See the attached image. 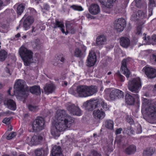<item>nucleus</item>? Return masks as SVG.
Masks as SVG:
<instances>
[{
	"instance_id": "39448f33",
	"label": "nucleus",
	"mask_w": 156,
	"mask_h": 156,
	"mask_svg": "<svg viewBox=\"0 0 156 156\" xmlns=\"http://www.w3.org/2000/svg\"><path fill=\"white\" fill-rule=\"evenodd\" d=\"M146 13V10L145 9L143 10H139L137 12V17L139 18L137 19V22H138L139 27V30H137V34L139 35H140L141 32V26L144 23V19L147 17Z\"/></svg>"
},
{
	"instance_id": "13d9d810",
	"label": "nucleus",
	"mask_w": 156,
	"mask_h": 156,
	"mask_svg": "<svg viewBox=\"0 0 156 156\" xmlns=\"http://www.w3.org/2000/svg\"><path fill=\"white\" fill-rule=\"evenodd\" d=\"M126 120L127 122L130 124H133V119H131V118L129 116H127L126 118Z\"/></svg>"
},
{
	"instance_id": "37998d69",
	"label": "nucleus",
	"mask_w": 156,
	"mask_h": 156,
	"mask_svg": "<svg viewBox=\"0 0 156 156\" xmlns=\"http://www.w3.org/2000/svg\"><path fill=\"white\" fill-rule=\"evenodd\" d=\"M40 45V40L38 39H36L33 44V45L34 48H39Z\"/></svg>"
},
{
	"instance_id": "49530a36",
	"label": "nucleus",
	"mask_w": 156,
	"mask_h": 156,
	"mask_svg": "<svg viewBox=\"0 0 156 156\" xmlns=\"http://www.w3.org/2000/svg\"><path fill=\"white\" fill-rule=\"evenodd\" d=\"M69 5H67L66 4H65L63 6L62 10L63 11L67 13H68L69 12V8L70 7Z\"/></svg>"
},
{
	"instance_id": "c03bdc74",
	"label": "nucleus",
	"mask_w": 156,
	"mask_h": 156,
	"mask_svg": "<svg viewBox=\"0 0 156 156\" xmlns=\"http://www.w3.org/2000/svg\"><path fill=\"white\" fill-rule=\"evenodd\" d=\"M28 108L30 111L34 112H36L38 110L37 107L31 105H29Z\"/></svg>"
},
{
	"instance_id": "4c0bfd02",
	"label": "nucleus",
	"mask_w": 156,
	"mask_h": 156,
	"mask_svg": "<svg viewBox=\"0 0 156 156\" xmlns=\"http://www.w3.org/2000/svg\"><path fill=\"white\" fill-rule=\"evenodd\" d=\"M105 126L109 129H112L114 126L113 121L111 120H107L105 122Z\"/></svg>"
},
{
	"instance_id": "5fc2aeb1",
	"label": "nucleus",
	"mask_w": 156,
	"mask_h": 156,
	"mask_svg": "<svg viewBox=\"0 0 156 156\" xmlns=\"http://www.w3.org/2000/svg\"><path fill=\"white\" fill-rule=\"evenodd\" d=\"M5 72H6V75L10 76L11 73L9 70V67L7 66L6 67L5 69Z\"/></svg>"
},
{
	"instance_id": "3c124183",
	"label": "nucleus",
	"mask_w": 156,
	"mask_h": 156,
	"mask_svg": "<svg viewBox=\"0 0 156 156\" xmlns=\"http://www.w3.org/2000/svg\"><path fill=\"white\" fill-rule=\"evenodd\" d=\"M26 142L29 145L32 146V138H30L27 137L26 138Z\"/></svg>"
},
{
	"instance_id": "dca6fc26",
	"label": "nucleus",
	"mask_w": 156,
	"mask_h": 156,
	"mask_svg": "<svg viewBox=\"0 0 156 156\" xmlns=\"http://www.w3.org/2000/svg\"><path fill=\"white\" fill-rule=\"evenodd\" d=\"M52 26L54 29L57 28H60L62 32L64 34L65 33L64 30L65 27L62 21H59L58 19L55 20V23H52Z\"/></svg>"
},
{
	"instance_id": "a19ab883",
	"label": "nucleus",
	"mask_w": 156,
	"mask_h": 156,
	"mask_svg": "<svg viewBox=\"0 0 156 156\" xmlns=\"http://www.w3.org/2000/svg\"><path fill=\"white\" fill-rule=\"evenodd\" d=\"M144 6L146 7V4L144 0H137V7L141 8Z\"/></svg>"
},
{
	"instance_id": "72a5a7b5",
	"label": "nucleus",
	"mask_w": 156,
	"mask_h": 156,
	"mask_svg": "<svg viewBox=\"0 0 156 156\" xmlns=\"http://www.w3.org/2000/svg\"><path fill=\"white\" fill-rule=\"evenodd\" d=\"M61 147L60 146L55 145L52 147L51 153L52 154H55L62 153L61 152Z\"/></svg>"
},
{
	"instance_id": "bb28decb",
	"label": "nucleus",
	"mask_w": 156,
	"mask_h": 156,
	"mask_svg": "<svg viewBox=\"0 0 156 156\" xmlns=\"http://www.w3.org/2000/svg\"><path fill=\"white\" fill-rule=\"evenodd\" d=\"M43 140V137L40 135H34L32 137L33 145L40 144Z\"/></svg>"
},
{
	"instance_id": "c9c22d12",
	"label": "nucleus",
	"mask_w": 156,
	"mask_h": 156,
	"mask_svg": "<svg viewBox=\"0 0 156 156\" xmlns=\"http://www.w3.org/2000/svg\"><path fill=\"white\" fill-rule=\"evenodd\" d=\"M66 31L64 34L66 35L68 34L69 33H70L72 34H74L76 32V30L72 27L70 24H66Z\"/></svg>"
},
{
	"instance_id": "2eb2a0df",
	"label": "nucleus",
	"mask_w": 156,
	"mask_h": 156,
	"mask_svg": "<svg viewBox=\"0 0 156 156\" xmlns=\"http://www.w3.org/2000/svg\"><path fill=\"white\" fill-rule=\"evenodd\" d=\"M4 103L6 105L8 108L12 110H15L16 108V105L14 101L11 99H6L4 100Z\"/></svg>"
},
{
	"instance_id": "4d7b16f0",
	"label": "nucleus",
	"mask_w": 156,
	"mask_h": 156,
	"mask_svg": "<svg viewBox=\"0 0 156 156\" xmlns=\"http://www.w3.org/2000/svg\"><path fill=\"white\" fill-rule=\"evenodd\" d=\"M137 90L141 87V83L140 81V78L137 77Z\"/></svg>"
},
{
	"instance_id": "052dcab7",
	"label": "nucleus",
	"mask_w": 156,
	"mask_h": 156,
	"mask_svg": "<svg viewBox=\"0 0 156 156\" xmlns=\"http://www.w3.org/2000/svg\"><path fill=\"white\" fill-rule=\"evenodd\" d=\"M49 9V6L48 4H43L42 9L46 10H48Z\"/></svg>"
},
{
	"instance_id": "a878e982",
	"label": "nucleus",
	"mask_w": 156,
	"mask_h": 156,
	"mask_svg": "<svg viewBox=\"0 0 156 156\" xmlns=\"http://www.w3.org/2000/svg\"><path fill=\"white\" fill-rule=\"evenodd\" d=\"M116 0H98L100 3L104 5L108 8H111L113 5L114 2H115Z\"/></svg>"
},
{
	"instance_id": "a211bd4d",
	"label": "nucleus",
	"mask_w": 156,
	"mask_h": 156,
	"mask_svg": "<svg viewBox=\"0 0 156 156\" xmlns=\"http://www.w3.org/2000/svg\"><path fill=\"white\" fill-rule=\"evenodd\" d=\"M98 101L96 100H90L87 101L86 108L88 110L91 111L96 108L98 105Z\"/></svg>"
},
{
	"instance_id": "ddd939ff",
	"label": "nucleus",
	"mask_w": 156,
	"mask_h": 156,
	"mask_svg": "<svg viewBox=\"0 0 156 156\" xmlns=\"http://www.w3.org/2000/svg\"><path fill=\"white\" fill-rule=\"evenodd\" d=\"M127 87L128 89L133 93H136V79L134 78L128 82Z\"/></svg>"
},
{
	"instance_id": "e2e57ef3",
	"label": "nucleus",
	"mask_w": 156,
	"mask_h": 156,
	"mask_svg": "<svg viewBox=\"0 0 156 156\" xmlns=\"http://www.w3.org/2000/svg\"><path fill=\"white\" fill-rule=\"evenodd\" d=\"M122 130V128H119V129H117L115 132V134L116 135H117L120 134L121 133V132Z\"/></svg>"
},
{
	"instance_id": "393cba45",
	"label": "nucleus",
	"mask_w": 156,
	"mask_h": 156,
	"mask_svg": "<svg viewBox=\"0 0 156 156\" xmlns=\"http://www.w3.org/2000/svg\"><path fill=\"white\" fill-rule=\"evenodd\" d=\"M120 44L122 47L127 48L130 44V40L126 37H122L120 39Z\"/></svg>"
},
{
	"instance_id": "79ce46f5",
	"label": "nucleus",
	"mask_w": 156,
	"mask_h": 156,
	"mask_svg": "<svg viewBox=\"0 0 156 156\" xmlns=\"http://www.w3.org/2000/svg\"><path fill=\"white\" fill-rule=\"evenodd\" d=\"M70 7L72 8L74 10L79 11H82L83 10V9L81 6L78 5H70Z\"/></svg>"
},
{
	"instance_id": "09e8293b",
	"label": "nucleus",
	"mask_w": 156,
	"mask_h": 156,
	"mask_svg": "<svg viewBox=\"0 0 156 156\" xmlns=\"http://www.w3.org/2000/svg\"><path fill=\"white\" fill-rule=\"evenodd\" d=\"M130 130L131 127H128L124 129V132L129 135H131V133H130Z\"/></svg>"
},
{
	"instance_id": "20e7f679",
	"label": "nucleus",
	"mask_w": 156,
	"mask_h": 156,
	"mask_svg": "<svg viewBox=\"0 0 156 156\" xmlns=\"http://www.w3.org/2000/svg\"><path fill=\"white\" fill-rule=\"evenodd\" d=\"M105 92L107 95L109 94V98L112 100L122 98L124 97L123 92L118 89L112 90L110 88H107L105 90Z\"/></svg>"
},
{
	"instance_id": "aec40b11",
	"label": "nucleus",
	"mask_w": 156,
	"mask_h": 156,
	"mask_svg": "<svg viewBox=\"0 0 156 156\" xmlns=\"http://www.w3.org/2000/svg\"><path fill=\"white\" fill-rule=\"evenodd\" d=\"M107 38L104 35L98 36L96 39V44L97 45L101 46L106 44Z\"/></svg>"
},
{
	"instance_id": "6e6d98bb",
	"label": "nucleus",
	"mask_w": 156,
	"mask_h": 156,
	"mask_svg": "<svg viewBox=\"0 0 156 156\" xmlns=\"http://www.w3.org/2000/svg\"><path fill=\"white\" fill-rule=\"evenodd\" d=\"M10 118H5L3 120L2 122L3 123L6 124H9L10 123Z\"/></svg>"
},
{
	"instance_id": "8fccbe9b",
	"label": "nucleus",
	"mask_w": 156,
	"mask_h": 156,
	"mask_svg": "<svg viewBox=\"0 0 156 156\" xmlns=\"http://www.w3.org/2000/svg\"><path fill=\"white\" fill-rule=\"evenodd\" d=\"M16 135V133L15 132H13L12 133L9 134L6 138L8 140H10L14 137Z\"/></svg>"
},
{
	"instance_id": "f8f14e48",
	"label": "nucleus",
	"mask_w": 156,
	"mask_h": 156,
	"mask_svg": "<svg viewBox=\"0 0 156 156\" xmlns=\"http://www.w3.org/2000/svg\"><path fill=\"white\" fill-rule=\"evenodd\" d=\"M128 61V59H124L121 63V70L122 73L126 76L127 78L129 77L130 73L127 67L126 64Z\"/></svg>"
},
{
	"instance_id": "603ef678",
	"label": "nucleus",
	"mask_w": 156,
	"mask_h": 156,
	"mask_svg": "<svg viewBox=\"0 0 156 156\" xmlns=\"http://www.w3.org/2000/svg\"><path fill=\"white\" fill-rule=\"evenodd\" d=\"M130 20L132 21L136 22V13L135 12L132 15Z\"/></svg>"
},
{
	"instance_id": "7ed1b4c3",
	"label": "nucleus",
	"mask_w": 156,
	"mask_h": 156,
	"mask_svg": "<svg viewBox=\"0 0 156 156\" xmlns=\"http://www.w3.org/2000/svg\"><path fill=\"white\" fill-rule=\"evenodd\" d=\"M69 92L76 97L79 96L81 97H87L86 86H78L77 87L76 91H74L73 88H71L69 90Z\"/></svg>"
},
{
	"instance_id": "412c9836",
	"label": "nucleus",
	"mask_w": 156,
	"mask_h": 156,
	"mask_svg": "<svg viewBox=\"0 0 156 156\" xmlns=\"http://www.w3.org/2000/svg\"><path fill=\"white\" fill-rule=\"evenodd\" d=\"M94 117L96 119H103L105 116V112L102 111L101 109L100 110L97 109L94 110L93 112Z\"/></svg>"
},
{
	"instance_id": "ea45409f",
	"label": "nucleus",
	"mask_w": 156,
	"mask_h": 156,
	"mask_svg": "<svg viewBox=\"0 0 156 156\" xmlns=\"http://www.w3.org/2000/svg\"><path fill=\"white\" fill-rule=\"evenodd\" d=\"M24 5L23 4L19 5L17 8V12L19 15H21L24 9Z\"/></svg>"
},
{
	"instance_id": "f704fd0d",
	"label": "nucleus",
	"mask_w": 156,
	"mask_h": 156,
	"mask_svg": "<svg viewBox=\"0 0 156 156\" xmlns=\"http://www.w3.org/2000/svg\"><path fill=\"white\" fill-rule=\"evenodd\" d=\"M58 60V61H57L56 63L55 62L54 63V65L55 66H60L61 64L59 63L60 62L59 61L61 62H63L64 61L65 59L63 55L61 54L57 56L56 60Z\"/></svg>"
},
{
	"instance_id": "58836bf2",
	"label": "nucleus",
	"mask_w": 156,
	"mask_h": 156,
	"mask_svg": "<svg viewBox=\"0 0 156 156\" xmlns=\"http://www.w3.org/2000/svg\"><path fill=\"white\" fill-rule=\"evenodd\" d=\"M7 56V53L4 50L0 51V61H4Z\"/></svg>"
},
{
	"instance_id": "0eeeda50",
	"label": "nucleus",
	"mask_w": 156,
	"mask_h": 156,
	"mask_svg": "<svg viewBox=\"0 0 156 156\" xmlns=\"http://www.w3.org/2000/svg\"><path fill=\"white\" fill-rule=\"evenodd\" d=\"M44 121L43 118L41 117H38L32 124V126L34 131H38L44 129Z\"/></svg>"
},
{
	"instance_id": "f03ea898",
	"label": "nucleus",
	"mask_w": 156,
	"mask_h": 156,
	"mask_svg": "<svg viewBox=\"0 0 156 156\" xmlns=\"http://www.w3.org/2000/svg\"><path fill=\"white\" fill-rule=\"evenodd\" d=\"M19 53L25 66H29L33 62V53L31 51L22 46L19 49Z\"/></svg>"
},
{
	"instance_id": "f3484780",
	"label": "nucleus",
	"mask_w": 156,
	"mask_h": 156,
	"mask_svg": "<svg viewBox=\"0 0 156 156\" xmlns=\"http://www.w3.org/2000/svg\"><path fill=\"white\" fill-rule=\"evenodd\" d=\"M34 19L33 17L31 16H28L24 20L23 23V27L25 30H28L30 26L34 22Z\"/></svg>"
},
{
	"instance_id": "1a4fd4ad",
	"label": "nucleus",
	"mask_w": 156,
	"mask_h": 156,
	"mask_svg": "<svg viewBox=\"0 0 156 156\" xmlns=\"http://www.w3.org/2000/svg\"><path fill=\"white\" fill-rule=\"evenodd\" d=\"M68 110L73 115L80 116L81 115V112L80 109L74 104H70L67 107Z\"/></svg>"
},
{
	"instance_id": "bf43d9fd",
	"label": "nucleus",
	"mask_w": 156,
	"mask_h": 156,
	"mask_svg": "<svg viewBox=\"0 0 156 156\" xmlns=\"http://www.w3.org/2000/svg\"><path fill=\"white\" fill-rule=\"evenodd\" d=\"M29 9L30 11V13L31 14L34 15L36 14V12L34 8H30Z\"/></svg>"
},
{
	"instance_id": "a18cd8bd",
	"label": "nucleus",
	"mask_w": 156,
	"mask_h": 156,
	"mask_svg": "<svg viewBox=\"0 0 156 156\" xmlns=\"http://www.w3.org/2000/svg\"><path fill=\"white\" fill-rule=\"evenodd\" d=\"M89 156H101L100 153L96 151H92Z\"/></svg>"
},
{
	"instance_id": "473e14b6",
	"label": "nucleus",
	"mask_w": 156,
	"mask_h": 156,
	"mask_svg": "<svg viewBox=\"0 0 156 156\" xmlns=\"http://www.w3.org/2000/svg\"><path fill=\"white\" fill-rule=\"evenodd\" d=\"M148 10L152 14L153 7H156V0H148Z\"/></svg>"
},
{
	"instance_id": "e433bc0d",
	"label": "nucleus",
	"mask_w": 156,
	"mask_h": 156,
	"mask_svg": "<svg viewBox=\"0 0 156 156\" xmlns=\"http://www.w3.org/2000/svg\"><path fill=\"white\" fill-rule=\"evenodd\" d=\"M98 101V105L101 104L103 108L105 110H107L109 109L108 106L105 101L101 99H97Z\"/></svg>"
},
{
	"instance_id": "6e6552de",
	"label": "nucleus",
	"mask_w": 156,
	"mask_h": 156,
	"mask_svg": "<svg viewBox=\"0 0 156 156\" xmlns=\"http://www.w3.org/2000/svg\"><path fill=\"white\" fill-rule=\"evenodd\" d=\"M114 27L118 32L122 31L126 25V20L124 19L120 18L116 20L114 23Z\"/></svg>"
},
{
	"instance_id": "c85d7f7f",
	"label": "nucleus",
	"mask_w": 156,
	"mask_h": 156,
	"mask_svg": "<svg viewBox=\"0 0 156 156\" xmlns=\"http://www.w3.org/2000/svg\"><path fill=\"white\" fill-rule=\"evenodd\" d=\"M44 89L46 93L48 94L53 91L55 89V87L54 84L52 83H48L46 84Z\"/></svg>"
},
{
	"instance_id": "6ab92c4d",
	"label": "nucleus",
	"mask_w": 156,
	"mask_h": 156,
	"mask_svg": "<svg viewBox=\"0 0 156 156\" xmlns=\"http://www.w3.org/2000/svg\"><path fill=\"white\" fill-rule=\"evenodd\" d=\"M89 11L91 14L96 15L100 12V10L98 5L96 4H92L89 8Z\"/></svg>"
},
{
	"instance_id": "4468645a",
	"label": "nucleus",
	"mask_w": 156,
	"mask_h": 156,
	"mask_svg": "<svg viewBox=\"0 0 156 156\" xmlns=\"http://www.w3.org/2000/svg\"><path fill=\"white\" fill-rule=\"evenodd\" d=\"M81 47L82 49V50L77 48H75L74 50V55L77 57H81L84 56L85 55L86 47L83 45H82Z\"/></svg>"
},
{
	"instance_id": "b1692460",
	"label": "nucleus",
	"mask_w": 156,
	"mask_h": 156,
	"mask_svg": "<svg viewBox=\"0 0 156 156\" xmlns=\"http://www.w3.org/2000/svg\"><path fill=\"white\" fill-rule=\"evenodd\" d=\"M47 148L38 149L35 150L34 153L36 156H46L48 154Z\"/></svg>"
},
{
	"instance_id": "9d476101",
	"label": "nucleus",
	"mask_w": 156,
	"mask_h": 156,
	"mask_svg": "<svg viewBox=\"0 0 156 156\" xmlns=\"http://www.w3.org/2000/svg\"><path fill=\"white\" fill-rule=\"evenodd\" d=\"M96 62L95 53L93 51H90L87 59V65L89 67L94 66Z\"/></svg>"
},
{
	"instance_id": "f257e3e1",
	"label": "nucleus",
	"mask_w": 156,
	"mask_h": 156,
	"mask_svg": "<svg viewBox=\"0 0 156 156\" xmlns=\"http://www.w3.org/2000/svg\"><path fill=\"white\" fill-rule=\"evenodd\" d=\"M55 118L57 121L54 126L51 128V134L54 138H56L59 136L61 132L71 126L73 120L72 118L66 114L65 111L63 110H58Z\"/></svg>"
},
{
	"instance_id": "338daca9",
	"label": "nucleus",
	"mask_w": 156,
	"mask_h": 156,
	"mask_svg": "<svg viewBox=\"0 0 156 156\" xmlns=\"http://www.w3.org/2000/svg\"><path fill=\"white\" fill-rule=\"evenodd\" d=\"M27 91H24L22 92V94H24L23 96L24 98L26 97L27 96Z\"/></svg>"
},
{
	"instance_id": "2f4dec72",
	"label": "nucleus",
	"mask_w": 156,
	"mask_h": 156,
	"mask_svg": "<svg viewBox=\"0 0 156 156\" xmlns=\"http://www.w3.org/2000/svg\"><path fill=\"white\" fill-rule=\"evenodd\" d=\"M155 149L152 147L147 148L143 153L144 156H151L154 153Z\"/></svg>"
},
{
	"instance_id": "c756f323",
	"label": "nucleus",
	"mask_w": 156,
	"mask_h": 156,
	"mask_svg": "<svg viewBox=\"0 0 156 156\" xmlns=\"http://www.w3.org/2000/svg\"><path fill=\"white\" fill-rule=\"evenodd\" d=\"M30 90L32 93L37 95L40 94L41 93L40 87L37 86H35L30 87Z\"/></svg>"
},
{
	"instance_id": "0e129e2a",
	"label": "nucleus",
	"mask_w": 156,
	"mask_h": 156,
	"mask_svg": "<svg viewBox=\"0 0 156 156\" xmlns=\"http://www.w3.org/2000/svg\"><path fill=\"white\" fill-rule=\"evenodd\" d=\"M86 16L87 18L88 19H92L93 18V16H91L90 14L87 13L86 14Z\"/></svg>"
},
{
	"instance_id": "9b49d317",
	"label": "nucleus",
	"mask_w": 156,
	"mask_h": 156,
	"mask_svg": "<svg viewBox=\"0 0 156 156\" xmlns=\"http://www.w3.org/2000/svg\"><path fill=\"white\" fill-rule=\"evenodd\" d=\"M143 69L147 77L150 79H153L156 77V69L152 67H146Z\"/></svg>"
},
{
	"instance_id": "423d86ee",
	"label": "nucleus",
	"mask_w": 156,
	"mask_h": 156,
	"mask_svg": "<svg viewBox=\"0 0 156 156\" xmlns=\"http://www.w3.org/2000/svg\"><path fill=\"white\" fill-rule=\"evenodd\" d=\"M145 113L149 118L154 122H156V102L150 104L146 108Z\"/></svg>"
},
{
	"instance_id": "5701e85b",
	"label": "nucleus",
	"mask_w": 156,
	"mask_h": 156,
	"mask_svg": "<svg viewBox=\"0 0 156 156\" xmlns=\"http://www.w3.org/2000/svg\"><path fill=\"white\" fill-rule=\"evenodd\" d=\"M25 83L24 81L22 80H18L15 82L14 85V87L20 91L23 90Z\"/></svg>"
},
{
	"instance_id": "7c9ffc66",
	"label": "nucleus",
	"mask_w": 156,
	"mask_h": 156,
	"mask_svg": "<svg viewBox=\"0 0 156 156\" xmlns=\"http://www.w3.org/2000/svg\"><path fill=\"white\" fill-rule=\"evenodd\" d=\"M136 149V146L132 145L129 146L125 149V152L128 154H131L135 152Z\"/></svg>"
},
{
	"instance_id": "69168bd1",
	"label": "nucleus",
	"mask_w": 156,
	"mask_h": 156,
	"mask_svg": "<svg viewBox=\"0 0 156 156\" xmlns=\"http://www.w3.org/2000/svg\"><path fill=\"white\" fill-rule=\"evenodd\" d=\"M152 40L155 43H156V36L154 35L152 36Z\"/></svg>"
},
{
	"instance_id": "680f3d73",
	"label": "nucleus",
	"mask_w": 156,
	"mask_h": 156,
	"mask_svg": "<svg viewBox=\"0 0 156 156\" xmlns=\"http://www.w3.org/2000/svg\"><path fill=\"white\" fill-rule=\"evenodd\" d=\"M137 127H138V129H137V133H141L142 132V129L141 126L140 125H138L137 126Z\"/></svg>"
},
{
	"instance_id": "864d4df0",
	"label": "nucleus",
	"mask_w": 156,
	"mask_h": 156,
	"mask_svg": "<svg viewBox=\"0 0 156 156\" xmlns=\"http://www.w3.org/2000/svg\"><path fill=\"white\" fill-rule=\"evenodd\" d=\"M151 61L156 63V53L151 55Z\"/></svg>"
},
{
	"instance_id": "774afa93",
	"label": "nucleus",
	"mask_w": 156,
	"mask_h": 156,
	"mask_svg": "<svg viewBox=\"0 0 156 156\" xmlns=\"http://www.w3.org/2000/svg\"><path fill=\"white\" fill-rule=\"evenodd\" d=\"M52 155L53 156H62V153L55 154Z\"/></svg>"
},
{
	"instance_id": "de8ad7c7",
	"label": "nucleus",
	"mask_w": 156,
	"mask_h": 156,
	"mask_svg": "<svg viewBox=\"0 0 156 156\" xmlns=\"http://www.w3.org/2000/svg\"><path fill=\"white\" fill-rule=\"evenodd\" d=\"M115 75L119 78L121 81L123 82L124 81V77L121 74L119 71H118L116 73Z\"/></svg>"
},
{
	"instance_id": "4be33fe9",
	"label": "nucleus",
	"mask_w": 156,
	"mask_h": 156,
	"mask_svg": "<svg viewBox=\"0 0 156 156\" xmlns=\"http://www.w3.org/2000/svg\"><path fill=\"white\" fill-rule=\"evenodd\" d=\"M98 91V88L95 86H87V97L90 96L96 93Z\"/></svg>"
},
{
	"instance_id": "cd10ccee",
	"label": "nucleus",
	"mask_w": 156,
	"mask_h": 156,
	"mask_svg": "<svg viewBox=\"0 0 156 156\" xmlns=\"http://www.w3.org/2000/svg\"><path fill=\"white\" fill-rule=\"evenodd\" d=\"M125 101L127 104L132 105L134 104L135 100L133 97L127 94L126 95Z\"/></svg>"
}]
</instances>
